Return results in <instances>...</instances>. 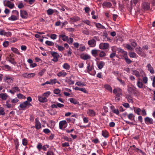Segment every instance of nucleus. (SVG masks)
Returning a JSON list of instances; mask_svg holds the SVG:
<instances>
[{
	"label": "nucleus",
	"instance_id": "nucleus-1",
	"mask_svg": "<svg viewBox=\"0 0 155 155\" xmlns=\"http://www.w3.org/2000/svg\"><path fill=\"white\" fill-rule=\"evenodd\" d=\"M31 105V103H28L27 101H25L20 104L18 108L20 110H25L27 108H29Z\"/></svg>",
	"mask_w": 155,
	"mask_h": 155
},
{
	"label": "nucleus",
	"instance_id": "nucleus-2",
	"mask_svg": "<svg viewBox=\"0 0 155 155\" xmlns=\"http://www.w3.org/2000/svg\"><path fill=\"white\" fill-rule=\"evenodd\" d=\"M133 72V74L137 77L139 78L141 76L143 77L145 75L144 71L142 69H140L139 70H134Z\"/></svg>",
	"mask_w": 155,
	"mask_h": 155
},
{
	"label": "nucleus",
	"instance_id": "nucleus-3",
	"mask_svg": "<svg viewBox=\"0 0 155 155\" xmlns=\"http://www.w3.org/2000/svg\"><path fill=\"white\" fill-rule=\"evenodd\" d=\"M97 39V37L94 36V38L88 41V44L91 47H94L96 45V40Z\"/></svg>",
	"mask_w": 155,
	"mask_h": 155
},
{
	"label": "nucleus",
	"instance_id": "nucleus-4",
	"mask_svg": "<svg viewBox=\"0 0 155 155\" xmlns=\"http://www.w3.org/2000/svg\"><path fill=\"white\" fill-rule=\"evenodd\" d=\"M4 81L9 84H10L13 82L14 78L8 75H6L3 79Z\"/></svg>",
	"mask_w": 155,
	"mask_h": 155
},
{
	"label": "nucleus",
	"instance_id": "nucleus-5",
	"mask_svg": "<svg viewBox=\"0 0 155 155\" xmlns=\"http://www.w3.org/2000/svg\"><path fill=\"white\" fill-rule=\"evenodd\" d=\"M143 9L145 10H147L150 8V4L147 2H143L141 5Z\"/></svg>",
	"mask_w": 155,
	"mask_h": 155
},
{
	"label": "nucleus",
	"instance_id": "nucleus-6",
	"mask_svg": "<svg viewBox=\"0 0 155 155\" xmlns=\"http://www.w3.org/2000/svg\"><path fill=\"white\" fill-rule=\"evenodd\" d=\"M109 44L107 43H101L99 45V48L101 49H107L109 47Z\"/></svg>",
	"mask_w": 155,
	"mask_h": 155
},
{
	"label": "nucleus",
	"instance_id": "nucleus-7",
	"mask_svg": "<svg viewBox=\"0 0 155 155\" xmlns=\"http://www.w3.org/2000/svg\"><path fill=\"white\" fill-rule=\"evenodd\" d=\"M67 125V122L65 120L61 121L59 123V128L60 129L65 128Z\"/></svg>",
	"mask_w": 155,
	"mask_h": 155
},
{
	"label": "nucleus",
	"instance_id": "nucleus-8",
	"mask_svg": "<svg viewBox=\"0 0 155 155\" xmlns=\"http://www.w3.org/2000/svg\"><path fill=\"white\" fill-rule=\"evenodd\" d=\"M51 54L53 57L52 60L54 62L57 61L58 59L60 57V55L58 53L56 52H53L51 53Z\"/></svg>",
	"mask_w": 155,
	"mask_h": 155
},
{
	"label": "nucleus",
	"instance_id": "nucleus-9",
	"mask_svg": "<svg viewBox=\"0 0 155 155\" xmlns=\"http://www.w3.org/2000/svg\"><path fill=\"white\" fill-rule=\"evenodd\" d=\"M136 52L139 55L142 57L145 56V54L140 47H137L135 49Z\"/></svg>",
	"mask_w": 155,
	"mask_h": 155
},
{
	"label": "nucleus",
	"instance_id": "nucleus-10",
	"mask_svg": "<svg viewBox=\"0 0 155 155\" xmlns=\"http://www.w3.org/2000/svg\"><path fill=\"white\" fill-rule=\"evenodd\" d=\"M35 127L37 130H39L41 128V124L38 118H36L35 122Z\"/></svg>",
	"mask_w": 155,
	"mask_h": 155
},
{
	"label": "nucleus",
	"instance_id": "nucleus-11",
	"mask_svg": "<svg viewBox=\"0 0 155 155\" xmlns=\"http://www.w3.org/2000/svg\"><path fill=\"white\" fill-rule=\"evenodd\" d=\"M145 123L147 124H153V119L149 117H147L144 119Z\"/></svg>",
	"mask_w": 155,
	"mask_h": 155
},
{
	"label": "nucleus",
	"instance_id": "nucleus-12",
	"mask_svg": "<svg viewBox=\"0 0 155 155\" xmlns=\"http://www.w3.org/2000/svg\"><path fill=\"white\" fill-rule=\"evenodd\" d=\"M20 16L23 18H26L28 16V13L25 11L21 10Z\"/></svg>",
	"mask_w": 155,
	"mask_h": 155
},
{
	"label": "nucleus",
	"instance_id": "nucleus-13",
	"mask_svg": "<svg viewBox=\"0 0 155 155\" xmlns=\"http://www.w3.org/2000/svg\"><path fill=\"white\" fill-rule=\"evenodd\" d=\"M80 19V18L78 16H75L70 18V22L71 24H73Z\"/></svg>",
	"mask_w": 155,
	"mask_h": 155
},
{
	"label": "nucleus",
	"instance_id": "nucleus-14",
	"mask_svg": "<svg viewBox=\"0 0 155 155\" xmlns=\"http://www.w3.org/2000/svg\"><path fill=\"white\" fill-rule=\"evenodd\" d=\"M81 58L83 60H87L91 58V56L87 54H82L81 55Z\"/></svg>",
	"mask_w": 155,
	"mask_h": 155
},
{
	"label": "nucleus",
	"instance_id": "nucleus-15",
	"mask_svg": "<svg viewBox=\"0 0 155 155\" xmlns=\"http://www.w3.org/2000/svg\"><path fill=\"white\" fill-rule=\"evenodd\" d=\"M38 98L39 101L41 102H45L47 101V99L46 98V97L44 96L43 95L41 96H38Z\"/></svg>",
	"mask_w": 155,
	"mask_h": 155
},
{
	"label": "nucleus",
	"instance_id": "nucleus-16",
	"mask_svg": "<svg viewBox=\"0 0 155 155\" xmlns=\"http://www.w3.org/2000/svg\"><path fill=\"white\" fill-rule=\"evenodd\" d=\"M67 73L64 70L59 72L57 74V75L59 77H64L67 75Z\"/></svg>",
	"mask_w": 155,
	"mask_h": 155
},
{
	"label": "nucleus",
	"instance_id": "nucleus-17",
	"mask_svg": "<svg viewBox=\"0 0 155 155\" xmlns=\"http://www.w3.org/2000/svg\"><path fill=\"white\" fill-rule=\"evenodd\" d=\"M147 67L148 68V70L150 71V72L151 74H153L154 73V69L150 64H147Z\"/></svg>",
	"mask_w": 155,
	"mask_h": 155
},
{
	"label": "nucleus",
	"instance_id": "nucleus-18",
	"mask_svg": "<svg viewBox=\"0 0 155 155\" xmlns=\"http://www.w3.org/2000/svg\"><path fill=\"white\" fill-rule=\"evenodd\" d=\"M59 37L60 38H62V40L64 41H67L68 39V36L63 34L59 35Z\"/></svg>",
	"mask_w": 155,
	"mask_h": 155
},
{
	"label": "nucleus",
	"instance_id": "nucleus-19",
	"mask_svg": "<svg viewBox=\"0 0 155 155\" xmlns=\"http://www.w3.org/2000/svg\"><path fill=\"white\" fill-rule=\"evenodd\" d=\"M99 51V50H98L93 49L91 50V53L94 57H96L98 55V53Z\"/></svg>",
	"mask_w": 155,
	"mask_h": 155
},
{
	"label": "nucleus",
	"instance_id": "nucleus-20",
	"mask_svg": "<svg viewBox=\"0 0 155 155\" xmlns=\"http://www.w3.org/2000/svg\"><path fill=\"white\" fill-rule=\"evenodd\" d=\"M137 85L138 87L140 88H142L143 87V83L141 81V79L139 78H138L137 79Z\"/></svg>",
	"mask_w": 155,
	"mask_h": 155
},
{
	"label": "nucleus",
	"instance_id": "nucleus-21",
	"mask_svg": "<svg viewBox=\"0 0 155 155\" xmlns=\"http://www.w3.org/2000/svg\"><path fill=\"white\" fill-rule=\"evenodd\" d=\"M87 113L90 116L93 117L95 115V113L93 110L89 109L87 111Z\"/></svg>",
	"mask_w": 155,
	"mask_h": 155
},
{
	"label": "nucleus",
	"instance_id": "nucleus-22",
	"mask_svg": "<svg viewBox=\"0 0 155 155\" xmlns=\"http://www.w3.org/2000/svg\"><path fill=\"white\" fill-rule=\"evenodd\" d=\"M8 97V95L6 93H1L0 94V98H1L2 100H6Z\"/></svg>",
	"mask_w": 155,
	"mask_h": 155
},
{
	"label": "nucleus",
	"instance_id": "nucleus-23",
	"mask_svg": "<svg viewBox=\"0 0 155 155\" xmlns=\"http://www.w3.org/2000/svg\"><path fill=\"white\" fill-rule=\"evenodd\" d=\"M104 63L103 61H101L99 63L97 64L98 68L99 69H101L104 65Z\"/></svg>",
	"mask_w": 155,
	"mask_h": 155
},
{
	"label": "nucleus",
	"instance_id": "nucleus-24",
	"mask_svg": "<svg viewBox=\"0 0 155 155\" xmlns=\"http://www.w3.org/2000/svg\"><path fill=\"white\" fill-rule=\"evenodd\" d=\"M122 90L119 87L114 88L113 90V93L116 95L118 93L122 92Z\"/></svg>",
	"mask_w": 155,
	"mask_h": 155
},
{
	"label": "nucleus",
	"instance_id": "nucleus-25",
	"mask_svg": "<svg viewBox=\"0 0 155 155\" xmlns=\"http://www.w3.org/2000/svg\"><path fill=\"white\" fill-rule=\"evenodd\" d=\"M63 68L66 70H69L70 68V65L67 63H64L62 65Z\"/></svg>",
	"mask_w": 155,
	"mask_h": 155
},
{
	"label": "nucleus",
	"instance_id": "nucleus-26",
	"mask_svg": "<svg viewBox=\"0 0 155 155\" xmlns=\"http://www.w3.org/2000/svg\"><path fill=\"white\" fill-rule=\"evenodd\" d=\"M18 18L14 15H11L10 17L8 18V20H9L12 21H15L18 20Z\"/></svg>",
	"mask_w": 155,
	"mask_h": 155
},
{
	"label": "nucleus",
	"instance_id": "nucleus-27",
	"mask_svg": "<svg viewBox=\"0 0 155 155\" xmlns=\"http://www.w3.org/2000/svg\"><path fill=\"white\" fill-rule=\"evenodd\" d=\"M104 87L108 91L112 92V88L111 86L108 84H106L104 85Z\"/></svg>",
	"mask_w": 155,
	"mask_h": 155
},
{
	"label": "nucleus",
	"instance_id": "nucleus-28",
	"mask_svg": "<svg viewBox=\"0 0 155 155\" xmlns=\"http://www.w3.org/2000/svg\"><path fill=\"white\" fill-rule=\"evenodd\" d=\"M87 68L88 73H90V72L91 71H92L93 68V67L91 65V64L90 63H88L87 64Z\"/></svg>",
	"mask_w": 155,
	"mask_h": 155
},
{
	"label": "nucleus",
	"instance_id": "nucleus-29",
	"mask_svg": "<svg viewBox=\"0 0 155 155\" xmlns=\"http://www.w3.org/2000/svg\"><path fill=\"white\" fill-rule=\"evenodd\" d=\"M102 5L103 7L108 8L110 7L112 5V4L110 2H104Z\"/></svg>",
	"mask_w": 155,
	"mask_h": 155
},
{
	"label": "nucleus",
	"instance_id": "nucleus-30",
	"mask_svg": "<svg viewBox=\"0 0 155 155\" xmlns=\"http://www.w3.org/2000/svg\"><path fill=\"white\" fill-rule=\"evenodd\" d=\"M69 100L71 103H73L74 104H78L79 103V102L74 98H70L69 99Z\"/></svg>",
	"mask_w": 155,
	"mask_h": 155
},
{
	"label": "nucleus",
	"instance_id": "nucleus-31",
	"mask_svg": "<svg viewBox=\"0 0 155 155\" xmlns=\"http://www.w3.org/2000/svg\"><path fill=\"white\" fill-rule=\"evenodd\" d=\"M102 135L105 138H107L108 137V132L105 130H102Z\"/></svg>",
	"mask_w": 155,
	"mask_h": 155
},
{
	"label": "nucleus",
	"instance_id": "nucleus-32",
	"mask_svg": "<svg viewBox=\"0 0 155 155\" xmlns=\"http://www.w3.org/2000/svg\"><path fill=\"white\" fill-rule=\"evenodd\" d=\"M129 55L131 58H137L138 56L134 52H131L129 53Z\"/></svg>",
	"mask_w": 155,
	"mask_h": 155
},
{
	"label": "nucleus",
	"instance_id": "nucleus-33",
	"mask_svg": "<svg viewBox=\"0 0 155 155\" xmlns=\"http://www.w3.org/2000/svg\"><path fill=\"white\" fill-rule=\"evenodd\" d=\"M122 95V92H121L120 93H118L116 95V98L115 99L116 101H119L120 99V98L121 97Z\"/></svg>",
	"mask_w": 155,
	"mask_h": 155
},
{
	"label": "nucleus",
	"instance_id": "nucleus-34",
	"mask_svg": "<svg viewBox=\"0 0 155 155\" xmlns=\"http://www.w3.org/2000/svg\"><path fill=\"white\" fill-rule=\"evenodd\" d=\"M136 90V88L134 87H130L128 89V91H130L131 93H135Z\"/></svg>",
	"mask_w": 155,
	"mask_h": 155
},
{
	"label": "nucleus",
	"instance_id": "nucleus-35",
	"mask_svg": "<svg viewBox=\"0 0 155 155\" xmlns=\"http://www.w3.org/2000/svg\"><path fill=\"white\" fill-rule=\"evenodd\" d=\"M54 12V10L51 8H49L47 10V13L48 15H52Z\"/></svg>",
	"mask_w": 155,
	"mask_h": 155
},
{
	"label": "nucleus",
	"instance_id": "nucleus-36",
	"mask_svg": "<svg viewBox=\"0 0 155 155\" xmlns=\"http://www.w3.org/2000/svg\"><path fill=\"white\" fill-rule=\"evenodd\" d=\"M127 117L129 119L131 120L134 119L135 116L132 113H130L127 115Z\"/></svg>",
	"mask_w": 155,
	"mask_h": 155
},
{
	"label": "nucleus",
	"instance_id": "nucleus-37",
	"mask_svg": "<svg viewBox=\"0 0 155 155\" xmlns=\"http://www.w3.org/2000/svg\"><path fill=\"white\" fill-rule=\"evenodd\" d=\"M13 15H14L19 18V14L18 11L16 10H13L12 12Z\"/></svg>",
	"mask_w": 155,
	"mask_h": 155
},
{
	"label": "nucleus",
	"instance_id": "nucleus-38",
	"mask_svg": "<svg viewBox=\"0 0 155 155\" xmlns=\"http://www.w3.org/2000/svg\"><path fill=\"white\" fill-rule=\"evenodd\" d=\"M8 61L14 65H15L17 63L15 61L14 58L11 57L9 58Z\"/></svg>",
	"mask_w": 155,
	"mask_h": 155
},
{
	"label": "nucleus",
	"instance_id": "nucleus-39",
	"mask_svg": "<svg viewBox=\"0 0 155 155\" xmlns=\"http://www.w3.org/2000/svg\"><path fill=\"white\" fill-rule=\"evenodd\" d=\"M130 44L132 46L133 48H135L137 45V44L133 40H130Z\"/></svg>",
	"mask_w": 155,
	"mask_h": 155
},
{
	"label": "nucleus",
	"instance_id": "nucleus-40",
	"mask_svg": "<svg viewBox=\"0 0 155 155\" xmlns=\"http://www.w3.org/2000/svg\"><path fill=\"white\" fill-rule=\"evenodd\" d=\"M117 79L119 81L120 84L122 85L123 86H124L126 85V83L124 81H123L122 79H119L118 78H117Z\"/></svg>",
	"mask_w": 155,
	"mask_h": 155
},
{
	"label": "nucleus",
	"instance_id": "nucleus-41",
	"mask_svg": "<svg viewBox=\"0 0 155 155\" xmlns=\"http://www.w3.org/2000/svg\"><path fill=\"white\" fill-rule=\"evenodd\" d=\"M17 97L19 99H25L26 98V97L25 96L23 95V94L19 93L17 95Z\"/></svg>",
	"mask_w": 155,
	"mask_h": 155
},
{
	"label": "nucleus",
	"instance_id": "nucleus-42",
	"mask_svg": "<svg viewBox=\"0 0 155 155\" xmlns=\"http://www.w3.org/2000/svg\"><path fill=\"white\" fill-rule=\"evenodd\" d=\"M12 89L14 91V92H17L20 91V90L18 87L15 86L12 88Z\"/></svg>",
	"mask_w": 155,
	"mask_h": 155
},
{
	"label": "nucleus",
	"instance_id": "nucleus-43",
	"mask_svg": "<svg viewBox=\"0 0 155 155\" xmlns=\"http://www.w3.org/2000/svg\"><path fill=\"white\" fill-rule=\"evenodd\" d=\"M67 54H64V55L65 56H71V55L72 53V50L70 48H69V50L67 51Z\"/></svg>",
	"mask_w": 155,
	"mask_h": 155
},
{
	"label": "nucleus",
	"instance_id": "nucleus-44",
	"mask_svg": "<svg viewBox=\"0 0 155 155\" xmlns=\"http://www.w3.org/2000/svg\"><path fill=\"white\" fill-rule=\"evenodd\" d=\"M45 43L48 46H52L54 45V43L53 42L49 41H46Z\"/></svg>",
	"mask_w": 155,
	"mask_h": 155
},
{
	"label": "nucleus",
	"instance_id": "nucleus-45",
	"mask_svg": "<svg viewBox=\"0 0 155 155\" xmlns=\"http://www.w3.org/2000/svg\"><path fill=\"white\" fill-rule=\"evenodd\" d=\"M11 49V50L12 51L18 54H20V53L18 51V49H17L16 48H12Z\"/></svg>",
	"mask_w": 155,
	"mask_h": 155
},
{
	"label": "nucleus",
	"instance_id": "nucleus-46",
	"mask_svg": "<svg viewBox=\"0 0 155 155\" xmlns=\"http://www.w3.org/2000/svg\"><path fill=\"white\" fill-rule=\"evenodd\" d=\"M96 26L97 28H102V29H104L105 28L104 26L101 25V24L99 23H96Z\"/></svg>",
	"mask_w": 155,
	"mask_h": 155
},
{
	"label": "nucleus",
	"instance_id": "nucleus-47",
	"mask_svg": "<svg viewBox=\"0 0 155 155\" xmlns=\"http://www.w3.org/2000/svg\"><path fill=\"white\" fill-rule=\"evenodd\" d=\"M42 147V145L40 143H38L37 146V148L38 149L39 151H40Z\"/></svg>",
	"mask_w": 155,
	"mask_h": 155
},
{
	"label": "nucleus",
	"instance_id": "nucleus-48",
	"mask_svg": "<svg viewBox=\"0 0 155 155\" xmlns=\"http://www.w3.org/2000/svg\"><path fill=\"white\" fill-rule=\"evenodd\" d=\"M22 144L24 146H26L28 144L27 140L25 138H24L22 140Z\"/></svg>",
	"mask_w": 155,
	"mask_h": 155
},
{
	"label": "nucleus",
	"instance_id": "nucleus-49",
	"mask_svg": "<svg viewBox=\"0 0 155 155\" xmlns=\"http://www.w3.org/2000/svg\"><path fill=\"white\" fill-rule=\"evenodd\" d=\"M51 94V92L49 91H47L43 94V95L44 96L46 97V98H47Z\"/></svg>",
	"mask_w": 155,
	"mask_h": 155
},
{
	"label": "nucleus",
	"instance_id": "nucleus-50",
	"mask_svg": "<svg viewBox=\"0 0 155 155\" xmlns=\"http://www.w3.org/2000/svg\"><path fill=\"white\" fill-rule=\"evenodd\" d=\"M46 71L45 69H43L41 70L40 72H39L38 73V75L40 76H42L43 74H44L45 72Z\"/></svg>",
	"mask_w": 155,
	"mask_h": 155
},
{
	"label": "nucleus",
	"instance_id": "nucleus-51",
	"mask_svg": "<svg viewBox=\"0 0 155 155\" xmlns=\"http://www.w3.org/2000/svg\"><path fill=\"white\" fill-rule=\"evenodd\" d=\"M14 141L15 145L16 148V149H18L19 145V142L18 141V140L17 139H16L15 140H14Z\"/></svg>",
	"mask_w": 155,
	"mask_h": 155
},
{
	"label": "nucleus",
	"instance_id": "nucleus-52",
	"mask_svg": "<svg viewBox=\"0 0 155 155\" xmlns=\"http://www.w3.org/2000/svg\"><path fill=\"white\" fill-rule=\"evenodd\" d=\"M112 111L113 113L118 115L119 114V112L117 109H116L114 108L112 109Z\"/></svg>",
	"mask_w": 155,
	"mask_h": 155
},
{
	"label": "nucleus",
	"instance_id": "nucleus-53",
	"mask_svg": "<svg viewBox=\"0 0 155 155\" xmlns=\"http://www.w3.org/2000/svg\"><path fill=\"white\" fill-rule=\"evenodd\" d=\"M3 2L4 6L7 7H8L9 5L11 3L10 1L6 0H4Z\"/></svg>",
	"mask_w": 155,
	"mask_h": 155
},
{
	"label": "nucleus",
	"instance_id": "nucleus-54",
	"mask_svg": "<svg viewBox=\"0 0 155 155\" xmlns=\"http://www.w3.org/2000/svg\"><path fill=\"white\" fill-rule=\"evenodd\" d=\"M141 111V109L140 108H138L136 109H134V111L138 115H140V112Z\"/></svg>",
	"mask_w": 155,
	"mask_h": 155
},
{
	"label": "nucleus",
	"instance_id": "nucleus-55",
	"mask_svg": "<svg viewBox=\"0 0 155 155\" xmlns=\"http://www.w3.org/2000/svg\"><path fill=\"white\" fill-rule=\"evenodd\" d=\"M5 114L4 110L3 107L0 108V114L2 115H4Z\"/></svg>",
	"mask_w": 155,
	"mask_h": 155
},
{
	"label": "nucleus",
	"instance_id": "nucleus-56",
	"mask_svg": "<svg viewBox=\"0 0 155 155\" xmlns=\"http://www.w3.org/2000/svg\"><path fill=\"white\" fill-rule=\"evenodd\" d=\"M56 47L60 51H62L64 49V48L63 46L57 45Z\"/></svg>",
	"mask_w": 155,
	"mask_h": 155
},
{
	"label": "nucleus",
	"instance_id": "nucleus-57",
	"mask_svg": "<svg viewBox=\"0 0 155 155\" xmlns=\"http://www.w3.org/2000/svg\"><path fill=\"white\" fill-rule=\"evenodd\" d=\"M106 56V54L104 51H101L99 54V56L100 57H103Z\"/></svg>",
	"mask_w": 155,
	"mask_h": 155
},
{
	"label": "nucleus",
	"instance_id": "nucleus-58",
	"mask_svg": "<svg viewBox=\"0 0 155 155\" xmlns=\"http://www.w3.org/2000/svg\"><path fill=\"white\" fill-rule=\"evenodd\" d=\"M18 101H19L17 97H15V98L12 99L11 100V102L13 104H15V103H17Z\"/></svg>",
	"mask_w": 155,
	"mask_h": 155
},
{
	"label": "nucleus",
	"instance_id": "nucleus-59",
	"mask_svg": "<svg viewBox=\"0 0 155 155\" xmlns=\"http://www.w3.org/2000/svg\"><path fill=\"white\" fill-rule=\"evenodd\" d=\"M66 82L68 83L69 84H74V81L71 79H69L66 81Z\"/></svg>",
	"mask_w": 155,
	"mask_h": 155
},
{
	"label": "nucleus",
	"instance_id": "nucleus-60",
	"mask_svg": "<svg viewBox=\"0 0 155 155\" xmlns=\"http://www.w3.org/2000/svg\"><path fill=\"white\" fill-rule=\"evenodd\" d=\"M35 74L34 73H29L28 79L34 77L35 76Z\"/></svg>",
	"mask_w": 155,
	"mask_h": 155
},
{
	"label": "nucleus",
	"instance_id": "nucleus-61",
	"mask_svg": "<svg viewBox=\"0 0 155 155\" xmlns=\"http://www.w3.org/2000/svg\"><path fill=\"white\" fill-rule=\"evenodd\" d=\"M61 92V91L59 89H55L54 91V94H59Z\"/></svg>",
	"mask_w": 155,
	"mask_h": 155
},
{
	"label": "nucleus",
	"instance_id": "nucleus-62",
	"mask_svg": "<svg viewBox=\"0 0 155 155\" xmlns=\"http://www.w3.org/2000/svg\"><path fill=\"white\" fill-rule=\"evenodd\" d=\"M126 48L128 50H132L134 48L132 47H131L129 44H127L126 45Z\"/></svg>",
	"mask_w": 155,
	"mask_h": 155
},
{
	"label": "nucleus",
	"instance_id": "nucleus-63",
	"mask_svg": "<svg viewBox=\"0 0 155 155\" xmlns=\"http://www.w3.org/2000/svg\"><path fill=\"white\" fill-rule=\"evenodd\" d=\"M50 37L52 39L55 40L57 38V35L55 34H51Z\"/></svg>",
	"mask_w": 155,
	"mask_h": 155
},
{
	"label": "nucleus",
	"instance_id": "nucleus-64",
	"mask_svg": "<svg viewBox=\"0 0 155 155\" xmlns=\"http://www.w3.org/2000/svg\"><path fill=\"white\" fill-rule=\"evenodd\" d=\"M148 81V78L147 77H144L143 78V83L146 84L147 83Z\"/></svg>",
	"mask_w": 155,
	"mask_h": 155
}]
</instances>
